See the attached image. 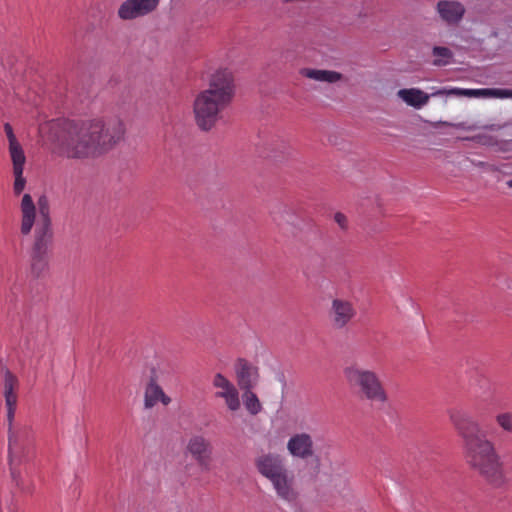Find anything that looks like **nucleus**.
I'll return each mask as SVG.
<instances>
[{"mask_svg":"<svg viewBox=\"0 0 512 512\" xmlns=\"http://www.w3.org/2000/svg\"><path fill=\"white\" fill-rule=\"evenodd\" d=\"M126 125L116 116L66 123L53 143V152L68 159H88L112 150L125 137Z\"/></svg>","mask_w":512,"mask_h":512,"instance_id":"obj_1","label":"nucleus"},{"mask_svg":"<svg viewBox=\"0 0 512 512\" xmlns=\"http://www.w3.org/2000/svg\"><path fill=\"white\" fill-rule=\"evenodd\" d=\"M448 417L463 441L466 463L490 484L501 485L504 482L501 456L495 444L481 433L479 422L460 408L450 409Z\"/></svg>","mask_w":512,"mask_h":512,"instance_id":"obj_2","label":"nucleus"},{"mask_svg":"<svg viewBox=\"0 0 512 512\" xmlns=\"http://www.w3.org/2000/svg\"><path fill=\"white\" fill-rule=\"evenodd\" d=\"M234 92L233 74L227 68H218L208 76L207 87L195 95L192 103L194 121L201 131L216 127Z\"/></svg>","mask_w":512,"mask_h":512,"instance_id":"obj_3","label":"nucleus"},{"mask_svg":"<svg viewBox=\"0 0 512 512\" xmlns=\"http://www.w3.org/2000/svg\"><path fill=\"white\" fill-rule=\"evenodd\" d=\"M33 239L53 238L52 221L45 199H39L38 209L30 194H24L20 202V233Z\"/></svg>","mask_w":512,"mask_h":512,"instance_id":"obj_4","label":"nucleus"},{"mask_svg":"<svg viewBox=\"0 0 512 512\" xmlns=\"http://www.w3.org/2000/svg\"><path fill=\"white\" fill-rule=\"evenodd\" d=\"M467 96V97H496V98H511L512 90L508 89H464V88H441L435 90L431 94H427L419 88H405L397 92L400 98L408 106L415 109H421L428 102L430 97L435 96Z\"/></svg>","mask_w":512,"mask_h":512,"instance_id":"obj_5","label":"nucleus"},{"mask_svg":"<svg viewBox=\"0 0 512 512\" xmlns=\"http://www.w3.org/2000/svg\"><path fill=\"white\" fill-rule=\"evenodd\" d=\"M344 376L349 386L357 389L365 399L380 404L388 401L387 392L375 371L351 365L345 368Z\"/></svg>","mask_w":512,"mask_h":512,"instance_id":"obj_6","label":"nucleus"},{"mask_svg":"<svg viewBox=\"0 0 512 512\" xmlns=\"http://www.w3.org/2000/svg\"><path fill=\"white\" fill-rule=\"evenodd\" d=\"M7 438L11 465H19L30 459L34 451V431L30 424L19 423L7 429Z\"/></svg>","mask_w":512,"mask_h":512,"instance_id":"obj_7","label":"nucleus"},{"mask_svg":"<svg viewBox=\"0 0 512 512\" xmlns=\"http://www.w3.org/2000/svg\"><path fill=\"white\" fill-rule=\"evenodd\" d=\"M213 395L223 401L227 409L237 412L241 408V395L237 386L224 374L216 373L211 380Z\"/></svg>","mask_w":512,"mask_h":512,"instance_id":"obj_8","label":"nucleus"},{"mask_svg":"<svg viewBox=\"0 0 512 512\" xmlns=\"http://www.w3.org/2000/svg\"><path fill=\"white\" fill-rule=\"evenodd\" d=\"M212 444L203 435L191 436L186 444V453L197 463L202 472H209L212 464Z\"/></svg>","mask_w":512,"mask_h":512,"instance_id":"obj_9","label":"nucleus"},{"mask_svg":"<svg viewBox=\"0 0 512 512\" xmlns=\"http://www.w3.org/2000/svg\"><path fill=\"white\" fill-rule=\"evenodd\" d=\"M357 312L353 303L342 298L331 301L328 317L331 326L336 330H343L353 321Z\"/></svg>","mask_w":512,"mask_h":512,"instance_id":"obj_10","label":"nucleus"},{"mask_svg":"<svg viewBox=\"0 0 512 512\" xmlns=\"http://www.w3.org/2000/svg\"><path fill=\"white\" fill-rule=\"evenodd\" d=\"M53 238L33 239L30 251V266L34 274L40 275L48 269Z\"/></svg>","mask_w":512,"mask_h":512,"instance_id":"obj_11","label":"nucleus"},{"mask_svg":"<svg viewBox=\"0 0 512 512\" xmlns=\"http://www.w3.org/2000/svg\"><path fill=\"white\" fill-rule=\"evenodd\" d=\"M159 3L160 0H125L119 6L117 15L124 21L138 19L154 12Z\"/></svg>","mask_w":512,"mask_h":512,"instance_id":"obj_12","label":"nucleus"},{"mask_svg":"<svg viewBox=\"0 0 512 512\" xmlns=\"http://www.w3.org/2000/svg\"><path fill=\"white\" fill-rule=\"evenodd\" d=\"M171 402V397L165 393L164 389L158 383V376L155 369H152L151 375L144 389V407L146 409H151L158 403H161L163 406H168Z\"/></svg>","mask_w":512,"mask_h":512,"instance_id":"obj_13","label":"nucleus"},{"mask_svg":"<svg viewBox=\"0 0 512 512\" xmlns=\"http://www.w3.org/2000/svg\"><path fill=\"white\" fill-rule=\"evenodd\" d=\"M435 10L439 18L447 25H458L466 13L464 4L457 0H439Z\"/></svg>","mask_w":512,"mask_h":512,"instance_id":"obj_14","label":"nucleus"},{"mask_svg":"<svg viewBox=\"0 0 512 512\" xmlns=\"http://www.w3.org/2000/svg\"><path fill=\"white\" fill-rule=\"evenodd\" d=\"M279 498L287 502H293L297 498V491L293 474L286 468L269 480Z\"/></svg>","mask_w":512,"mask_h":512,"instance_id":"obj_15","label":"nucleus"},{"mask_svg":"<svg viewBox=\"0 0 512 512\" xmlns=\"http://www.w3.org/2000/svg\"><path fill=\"white\" fill-rule=\"evenodd\" d=\"M237 383L242 390L253 389L259 381V370L245 359H238L234 366Z\"/></svg>","mask_w":512,"mask_h":512,"instance_id":"obj_16","label":"nucleus"},{"mask_svg":"<svg viewBox=\"0 0 512 512\" xmlns=\"http://www.w3.org/2000/svg\"><path fill=\"white\" fill-rule=\"evenodd\" d=\"M255 464L258 472L268 480L287 468L283 458L278 454L272 453L259 456Z\"/></svg>","mask_w":512,"mask_h":512,"instance_id":"obj_17","label":"nucleus"},{"mask_svg":"<svg viewBox=\"0 0 512 512\" xmlns=\"http://www.w3.org/2000/svg\"><path fill=\"white\" fill-rule=\"evenodd\" d=\"M287 450L291 456L307 459L314 453L313 440L308 433H297L287 442Z\"/></svg>","mask_w":512,"mask_h":512,"instance_id":"obj_18","label":"nucleus"},{"mask_svg":"<svg viewBox=\"0 0 512 512\" xmlns=\"http://www.w3.org/2000/svg\"><path fill=\"white\" fill-rule=\"evenodd\" d=\"M300 74L318 82L336 83L342 79L339 72L323 69L303 68L300 70Z\"/></svg>","mask_w":512,"mask_h":512,"instance_id":"obj_19","label":"nucleus"},{"mask_svg":"<svg viewBox=\"0 0 512 512\" xmlns=\"http://www.w3.org/2000/svg\"><path fill=\"white\" fill-rule=\"evenodd\" d=\"M18 378L10 371H5L3 378V396L5 403L18 402Z\"/></svg>","mask_w":512,"mask_h":512,"instance_id":"obj_20","label":"nucleus"},{"mask_svg":"<svg viewBox=\"0 0 512 512\" xmlns=\"http://www.w3.org/2000/svg\"><path fill=\"white\" fill-rule=\"evenodd\" d=\"M241 400L244 404L246 411L250 415L255 416L259 414L263 409V406L256 393L253 392V389L243 390Z\"/></svg>","mask_w":512,"mask_h":512,"instance_id":"obj_21","label":"nucleus"},{"mask_svg":"<svg viewBox=\"0 0 512 512\" xmlns=\"http://www.w3.org/2000/svg\"><path fill=\"white\" fill-rule=\"evenodd\" d=\"M8 151L12 161L13 169H24L26 156L20 142L17 140L9 143Z\"/></svg>","mask_w":512,"mask_h":512,"instance_id":"obj_22","label":"nucleus"},{"mask_svg":"<svg viewBox=\"0 0 512 512\" xmlns=\"http://www.w3.org/2000/svg\"><path fill=\"white\" fill-rule=\"evenodd\" d=\"M432 55L434 57L433 64L435 66H446L451 62L453 57L452 51L442 46H435L432 49Z\"/></svg>","mask_w":512,"mask_h":512,"instance_id":"obj_23","label":"nucleus"},{"mask_svg":"<svg viewBox=\"0 0 512 512\" xmlns=\"http://www.w3.org/2000/svg\"><path fill=\"white\" fill-rule=\"evenodd\" d=\"M495 421L498 427L509 434H512V413L511 412H501L498 413L495 417Z\"/></svg>","mask_w":512,"mask_h":512,"instance_id":"obj_24","label":"nucleus"},{"mask_svg":"<svg viewBox=\"0 0 512 512\" xmlns=\"http://www.w3.org/2000/svg\"><path fill=\"white\" fill-rule=\"evenodd\" d=\"M17 403L18 402L5 403L7 429L17 426L20 423L15 420Z\"/></svg>","mask_w":512,"mask_h":512,"instance_id":"obj_25","label":"nucleus"},{"mask_svg":"<svg viewBox=\"0 0 512 512\" xmlns=\"http://www.w3.org/2000/svg\"><path fill=\"white\" fill-rule=\"evenodd\" d=\"M23 171L24 169H13V174L15 177L13 190L17 195L22 193L26 185V179L23 176Z\"/></svg>","mask_w":512,"mask_h":512,"instance_id":"obj_26","label":"nucleus"},{"mask_svg":"<svg viewBox=\"0 0 512 512\" xmlns=\"http://www.w3.org/2000/svg\"><path fill=\"white\" fill-rule=\"evenodd\" d=\"M466 140L474 141L484 146H494L497 144V139L488 134H477L475 136L465 138Z\"/></svg>","mask_w":512,"mask_h":512,"instance_id":"obj_27","label":"nucleus"},{"mask_svg":"<svg viewBox=\"0 0 512 512\" xmlns=\"http://www.w3.org/2000/svg\"><path fill=\"white\" fill-rule=\"evenodd\" d=\"M334 221L338 224V226L341 229L345 230L348 228V219H347L346 215H344L343 213H341V212L335 213Z\"/></svg>","mask_w":512,"mask_h":512,"instance_id":"obj_28","label":"nucleus"},{"mask_svg":"<svg viewBox=\"0 0 512 512\" xmlns=\"http://www.w3.org/2000/svg\"><path fill=\"white\" fill-rule=\"evenodd\" d=\"M4 131L8 139V144L18 140L16 135L14 134L12 126L9 123H6L4 125Z\"/></svg>","mask_w":512,"mask_h":512,"instance_id":"obj_29","label":"nucleus"},{"mask_svg":"<svg viewBox=\"0 0 512 512\" xmlns=\"http://www.w3.org/2000/svg\"><path fill=\"white\" fill-rule=\"evenodd\" d=\"M183 473L188 476V477H195L196 476V473H195V469L193 467L192 464H186L184 467H183Z\"/></svg>","mask_w":512,"mask_h":512,"instance_id":"obj_30","label":"nucleus"},{"mask_svg":"<svg viewBox=\"0 0 512 512\" xmlns=\"http://www.w3.org/2000/svg\"><path fill=\"white\" fill-rule=\"evenodd\" d=\"M284 215L287 216L288 218H295V214L291 211V210H284Z\"/></svg>","mask_w":512,"mask_h":512,"instance_id":"obj_31","label":"nucleus"},{"mask_svg":"<svg viewBox=\"0 0 512 512\" xmlns=\"http://www.w3.org/2000/svg\"><path fill=\"white\" fill-rule=\"evenodd\" d=\"M484 128L488 130H498L500 127L498 125L492 124L489 126H485Z\"/></svg>","mask_w":512,"mask_h":512,"instance_id":"obj_32","label":"nucleus"},{"mask_svg":"<svg viewBox=\"0 0 512 512\" xmlns=\"http://www.w3.org/2000/svg\"><path fill=\"white\" fill-rule=\"evenodd\" d=\"M507 186L512 189V179L507 181Z\"/></svg>","mask_w":512,"mask_h":512,"instance_id":"obj_33","label":"nucleus"},{"mask_svg":"<svg viewBox=\"0 0 512 512\" xmlns=\"http://www.w3.org/2000/svg\"><path fill=\"white\" fill-rule=\"evenodd\" d=\"M467 129H468V130H474V129H475V127H474V126H469V127H467Z\"/></svg>","mask_w":512,"mask_h":512,"instance_id":"obj_34","label":"nucleus"}]
</instances>
